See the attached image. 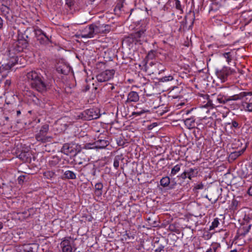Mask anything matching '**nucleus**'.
I'll list each match as a JSON object with an SVG mask.
<instances>
[{
	"label": "nucleus",
	"instance_id": "nucleus-25",
	"mask_svg": "<svg viewBox=\"0 0 252 252\" xmlns=\"http://www.w3.org/2000/svg\"><path fill=\"white\" fill-rule=\"evenodd\" d=\"M0 11L3 15L6 18L8 17L10 11V9L8 6L2 4L0 7Z\"/></svg>",
	"mask_w": 252,
	"mask_h": 252
},
{
	"label": "nucleus",
	"instance_id": "nucleus-43",
	"mask_svg": "<svg viewBox=\"0 0 252 252\" xmlns=\"http://www.w3.org/2000/svg\"><path fill=\"white\" fill-rule=\"evenodd\" d=\"M203 188V186L202 184H198L196 186V189H202Z\"/></svg>",
	"mask_w": 252,
	"mask_h": 252
},
{
	"label": "nucleus",
	"instance_id": "nucleus-15",
	"mask_svg": "<svg viewBox=\"0 0 252 252\" xmlns=\"http://www.w3.org/2000/svg\"><path fill=\"white\" fill-rule=\"evenodd\" d=\"M61 246L63 252H72V248L70 244V241L68 239H64L62 241Z\"/></svg>",
	"mask_w": 252,
	"mask_h": 252
},
{
	"label": "nucleus",
	"instance_id": "nucleus-8",
	"mask_svg": "<svg viewBox=\"0 0 252 252\" xmlns=\"http://www.w3.org/2000/svg\"><path fill=\"white\" fill-rule=\"evenodd\" d=\"M81 118L85 120L96 119L99 117V115L94 109H87L81 113Z\"/></svg>",
	"mask_w": 252,
	"mask_h": 252
},
{
	"label": "nucleus",
	"instance_id": "nucleus-12",
	"mask_svg": "<svg viewBox=\"0 0 252 252\" xmlns=\"http://www.w3.org/2000/svg\"><path fill=\"white\" fill-rule=\"evenodd\" d=\"M160 184L163 188H168L169 189H174L177 184L175 181H170V179L168 176L162 177L160 181Z\"/></svg>",
	"mask_w": 252,
	"mask_h": 252
},
{
	"label": "nucleus",
	"instance_id": "nucleus-54",
	"mask_svg": "<svg viewBox=\"0 0 252 252\" xmlns=\"http://www.w3.org/2000/svg\"><path fill=\"white\" fill-rule=\"evenodd\" d=\"M22 154H21V155H19V157H20V158H22Z\"/></svg>",
	"mask_w": 252,
	"mask_h": 252
},
{
	"label": "nucleus",
	"instance_id": "nucleus-4",
	"mask_svg": "<svg viewBox=\"0 0 252 252\" xmlns=\"http://www.w3.org/2000/svg\"><path fill=\"white\" fill-rule=\"evenodd\" d=\"M234 72V70L230 67L224 66L221 69H216L215 73L221 82H224L227 80L228 77Z\"/></svg>",
	"mask_w": 252,
	"mask_h": 252
},
{
	"label": "nucleus",
	"instance_id": "nucleus-45",
	"mask_svg": "<svg viewBox=\"0 0 252 252\" xmlns=\"http://www.w3.org/2000/svg\"><path fill=\"white\" fill-rule=\"evenodd\" d=\"M212 250L213 252H216L217 250V247H213L212 249Z\"/></svg>",
	"mask_w": 252,
	"mask_h": 252
},
{
	"label": "nucleus",
	"instance_id": "nucleus-10",
	"mask_svg": "<svg viewBox=\"0 0 252 252\" xmlns=\"http://www.w3.org/2000/svg\"><path fill=\"white\" fill-rule=\"evenodd\" d=\"M93 24L89 26L86 27L81 31L80 35L82 38L93 37L95 35V32Z\"/></svg>",
	"mask_w": 252,
	"mask_h": 252
},
{
	"label": "nucleus",
	"instance_id": "nucleus-39",
	"mask_svg": "<svg viewBox=\"0 0 252 252\" xmlns=\"http://www.w3.org/2000/svg\"><path fill=\"white\" fill-rule=\"evenodd\" d=\"M117 144L119 146H123L124 145V142H123L122 140L121 139H117Z\"/></svg>",
	"mask_w": 252,
	"mask_h": 252
},
{
	"label": "nucleus",
	"instance_id": "nucleus-7",
	"mask_svg": "<svg viewBox=\"0 0 252 252\" xmlns=\"http://www.w3.org/2000/svg\"><path fill=\"white\" fill-rule=\"evenodd\" d=\"M145 32L146 29L145 28H142L141 30L133 33L131 35L133 41L142 44L143 42L146 41Z\"/></svg>",
	"mask_w": 252,
	"mask_h": 252
},
{
	"label": "nucleus",
	"instance_id": "nucleus-19",
	"mask_svg": "<svg viewBox=\"0 0 252 252\" xmlns=\"http://www.w3.org/2000/svg\"><path fill=\"white\" fill-rule=\"evenodd\" d=\"M85 155L83 153L79 154L78 156L76 157L75 161L79 165L85 164L87 165V160Z\"/></svg>",
	"mask_w": 252,
	"mask_h": 252
},
{
	"label": "nucleus",
	"instance_id": "nucleus-16",
	"mask_svg": "<svg viewBox=\"0 0 252 252\" xmlns=\"http://www.w3.org/2000/svg\"><path fill=\"white\" fill-rule=\"evenodd\" d=\"M252 94V93L251 92H242L238 94L230 96L228 98H227V101L240 100L248 95H251Z\"/></svg>",
	"mask_w": 252,
	"mask_h": 252
},
{
	"label": "nucleus",
	"instance_id": "nucleus-30",
	"mask_svg": "<svg viewBox=\"0 0 252 252\" xmlns=\"http://www.w3.org/2000/svg\"><path fill=\"white\" fill-rule=\"evenodd\" d=\"M173 80V77L172 75L165 76L161 77L159 79L160 82H168Z\"/></svg>",
	"mask_w": 252,
	"mask_h": 252
},
{
	"label": "nucleus",
	"instance_id": "nucleus-53",
	"mask_svg": "<svg viewBox=\"0 0 252 252\" xmlns=\"http://www.w3.org/2000/svg\"><path fill=\"white\" fill-rule=\"evenodd\" d=\"M114 89V86H112L111 87V90H113Z\"/></svg>",
	"mask_w": 252,
	"mask_h": 252
},
{
	"label": "nucleus",
	"instance_id": "nucleus-34",
	"mask_svg": "<svg viewBox=\"0 0 252 252\" xmlns=\"http://www.w3.org/2000/svg\"><path fill=\"white\" fill-rule=\"evenodd\" d=\"M227 125H231V128L234 127V128H238L239 127V124L238 123L235 121H232V123H227Z\"/></svg>",
	"mask_w": 252,
	"mask_h": 252
},
{
	"label": "nucleus",
	"instance_id": "nucleus-17",
	"mask_svg": "<svg viewBox=\"0 0 252 252\" xmlns=\"http://www.w3.org/2000/svg\"><path fill=\"white\" fill-rule=\"evenodd\" d=\"M139 99V96L138 93L134 91L129 92L127 95L126 100L127 102H137Z\"/></svg>",
	"mask_w": 252,
	"mask_h": 252
},
{
	"label": "nucleus",
	"instance_id": "nucleus-1",
	"mask_svg": "<svg viewBox=\"0 0 252 252\" xmlns=\"http://www.w3.org/2000/svg\"><path fill=\"white\" fill-rule=\"evenodd\" d=\"M44 76L42 75L39 70L31 71L27 74V77L31 81V87L39 92H44L49 89L51 86L52 77L45 71Z\"/></svg>",
	"mask_w": 252,
	"mask_h": 252
},
{
	"label": "nucleus",
	"instance_id": "nucleus-23",
	"mask_svg": "<svg viewBox=\"0 0 252 252\" xmlns=\"http://www.w3.org/2000/svg\"><path fill=\"white\" fill-rule=\"evenodd\" d=\"M188 178L189 180H191L193 178L197 176L198 172L197 171V169L195 168H189L188 170H186Z\"/></svg>",
	"mask_w": 252,
	"mask_h": 252
},
{
	"label": "nucleus",
	"instance_id": "nucleus-26",
	"mask_svg": "<svg viewBox=\"0 0 252 252\" xmlns=\"http://www.w3.org/2000/svg\"><path fill=\"white\" fill-rule=\"evenodd\" d=\"M69 69L68 67L65 65L59 66L57 68V70L58 72L61 73L63 74H66L68 71Z\"/></svg>",
	"mask_w": 252,
	"mask_h": 252
},
{
	"label": "nucleus",
	"instance_id": "nucleus-44",
	"mask_svg": "<svg viewBox=\"0 0 252 252\" xmlns=\"http://www.w3.org/2000/svg\"><path fill=\"white\" fill-rule=\"evenodd\" d=\"M15 58H16L17 59V62H18V60H19V58L17 56L16 57H13L11 59V61H10L9 62L10 63H12V62H14V59Z\"/></svg>",
	"mask_w": 252,
	"mask_h": 252
},
{
	"label": "nucleus",
	"instance_id": "nucleus-40",
	"mask_svg": "<svg viewBox=\"0 0 252 252\" xmlns=\"http://www.w3.org/2000/svg\"><path fill=\"white\" fill-rule=\"evenodd\" d=\"M164 248V247L163 246H160L156 250H155V252H160L161 251L163 250Z\"/></svg>",
	"mask_w": 252,
	"mask_h": 252
},
{
	"label": "nucleus",
	"instance_id": "nucleus-28",
	"mask_svg": "<svg viewBox=\"0 0 252 252\" xmlns=\"http://www.w3.org/2000/svg\"><path fill=\"white\" fill-rule=\"evenodd\" d=\"M182 164H178L175 165L171 169L170 175L174 176L179 172L181 169Z\"/></svg>",
	"mask_w": 252,
	"mask_h": 252
},
{
	"label": "nucleus",
	"instance_id": "nucleus-29",
	"mask_svg": "<svg viewBox=\"0 0 252 252\" xmlns=\"http://www.w3.org/2000/svg\"><path fill=\"white\" fill-rule=\"evenodd\" d=\"M44 176L47 179H52L55 176V173L52 171H47L43 173Z\"/></svg>",
	"mask_w": 252,
	"mask_h": 252
},
{
	"label": "nucleus",
	"instance_id": "nucleus-48",
	"mask_svg": "<svg viewBox=\"0 0 252 252\" xmlns=\"http://www.w3.org/2000/svg\"><path fill=\"white\" fill-rule=\"evenodd\" d=\"M18 180H19V183H20V182L21 180H22V177L21 176H20L19 178H18Z\"/></svg>",
	"mask_w": 252,
	"mask_h": 252
},
{
	"label": "nucleus",
	"instance_id": "nucleus-9",
	"mask_svg": "<svg viewBox=\"0 0 252 252\" xmlns=\"http://www.w3.org/2000/svg\"><path fill=\"white\" fill-rule=\"evenodd\" d=\"M93 27L94 28L95 35L98 33H107L111 30V27L109 25L99 23L93 24Z\"/></svg>",
	"mask_w": 252,
	"mask_h": 252
},
{
	"label": "nucleus",
	"instance_id": "nucleus-3",
	"mask_svg": "<svg viewBox=\"0 0 252 252\" xmlns=\"http://www.w3.org/2000/svg\"><path fill=\"white\" fill-rule=\"evenodd\" d=\"M48 131L49 125L47 124L43 125L41 127L39 131L35 135L36 140L42 143L50 141V139L51 138V137L47 135Z\"/></svg>",
	"mask_w": 252,
	"mask_h": 252
},
{
	"label": "nucleus",
	"instance_id": "nucleus-5",
	"mask_svg": "<svg viewBox=\"0 0 252 252\" xmlns=\"http://www.w3.org/2000/svg\"><path fill=\"white\" fill-rule=\"evenodd\" d=\"M34 32L35 37L41 44L46 45L51 42L50 36L40 29L36 28L34 29Z\"/></svg>",
	"mask_w": 252,
	"mask_h": 252
},
{
	"label": "nucleus",
	"instance_id": "nucleus-55",
	"mask_svg": "<svg viewBox=\"0 0 252 252\" xmlns=\"http://www.w3.org/2000/svg\"><path fill=\"white\" fill-rule=\"evenodd\" d=\"M193 24V21L192 22L191 25H192Z\"/></svg>",
	"mask_w": 252,
	"mask_h": 252
},
{
	"label": "nucleus",
	"instance_id": "nucleus-20",
	"mask_svg": "<svg viewBox=\"0 0 252 252\" xmlns=\"http://www.w3.org/2000/svg\"><path fill=\"white\" fill-rule=\"evenodd\" d=\"M184 123L189 129H191L195 127V119L193 118L186 119L184 121Z\"/></svg>",
	"mask_w": 252,
	"mask_h": 252
},
{
	"label": "nucleus",
	"instance_id": "nucleus-21",
	"mask_svg": "<svg viewBox=\"0 0 252 252\" xmlns=\"http://www.w3.org/2000/svg\"><path fill=\"white\" fill-rule=\"evenodd\" d=\"M14 59V62H12V63L8 62L7 63L2 64V66L0 68V70L1 71H2L3 70H10L12 66H13L14 65H15L16 63H17V59L15 58Z\"/></svg>",
	"mask_w": 252,
	"mask_h": 252
},
{
	"label": "nucleus",
	"instance_id": "nucleus-56",
	"mask_svg": "<svg viewBox=\"0 0 252 252\" xmlns=\"http://www.w3.org/2000/svg\"><path fill=\"white\" fill-rule=\"evenodd\" d=\"M251 166L252 167V162H251Z\"/></svg>",
	"mask_w": 252,
	"mask_h": 252
},
{
	"label": "nucleus",
	"instance_id": "nucleus-47",
	"mask_svg": "<svg viewBox=\"0 0 252 252\" xmlns=\"http://www.w3.org/2000/svg\"><path fill=\"white\" fill-rule=\"evenodd\" d=\"M206 252H213L212 250V248L208 249Z\"/></svg>",
	"mask_w": 252,
	"mask_h": 252
},
{
	"label": "nucleus",
	"instance_id": "nucleus-24",
	"mask_svg": "<svg viewBox=\"0 0 252 252\" xmlns=\"http://www.w3.org/2000/svg\"><path fill=\"white\" fill-rule=\"evenodd\" d=\"M64 178L67 179L74 180L76 178V174L70 170H66L64 172Z\"/></svg>",
	"mask_w": 252,
	"mask_h": 252
},
{
	"label": "nucleus",
	"instance_id": "nucleus-32",
	"mask_svg": "<svg viewBox=\"0 0 252 252\" xmlns=\"http://www.w3.org/2000/svg\"><path fill=\"white\" fill-rule=\"evenodd\" d=\"M121 159L120 156H116L114 160L113 166L116 169H117L119 166V161Z\"/></svg>",
	"mask_w": 252,
	"mask_h": 252
},
{
	"label": "nucleus",
	"instance_id": "nucleus-51",
	"mask_svg": "<svg viewBox=\"0 0 252 252\" xmlns=\"http://www.w3.org/2000/svg\"><path fill=\"white\" fill-rule=\"evenodd\" d=\"M230 252H237L236 249H234V250L230 251Z\"/></svg>",
	"mask_w": 252,
	"mask_h": 252
},
{
	"label": "nucleus",
	"instance_id": "nucleus-33",
	"mask_svg": "<svg viewBox=\"0 0 252 252\" xmlns=\"http://www.w3.org/2000/svg\"><path fill=\"white\" fill-rule=\"evenodd\" d=\"M244 151H245V149H242L241 151L235 152L233 153V154H232V155H233L235 158H237V157H239L240 155H241L244 153Z\"/></svg>",
	"mask_w": 252,
	"mask_h": 252
},
{
	"label": "nucleus",
	"instance_id": "nucleus-27",
	"mask_svg": "<svg viewBox=\"0 0 252 252\" xmlns=\"http://www.w3.org/2000/svg\"><path fill=\"white\" fill-rule=\"evenodd\" d=\"M242 105L245 111L252 112V102L248 103L246 101H243Z\"/></svg>",
	"mask_w": 252,
	"mask_h": 252
},
{
	"label": "nucleus",
	"instance_id": "nucleus-50",
	"mask_svg": "<svg viewBox=\"0 0 252 252\" xmlns=\"http://www.w3.org/2000/svg\"><path fill=\"white\" fill-rule=\"evenodd\" d=\"M24 44H25V46H26L27 44V41H26V39H25V40H24Z\"/></svg>",
	"mask_w": 252,
	"mask_h": 252
},
{
	"label": "nucleus",
	"instance_id": "nucleus-41",
	"mask_svg": "<svg viewBox=\"0 0 252 252\" xmlns=\"http://www.w3.org/2000/svg\"><path fill=\"white\" fill-rule=\"evenodd\" d=\"M248 193L249 195L252 196V186L249 188Z\"/></svg>",
	"mask_w": 252,
	"mask_h": 252
},
{
	"label": "nucleus",
	"instance_id": "nucleus-42",
	"mask_svg": "<svg viewBox=\"0 0 252 252\" xmlns=\"http://www.w3.org/2000/svg\"><path fill=\"white\" fill-rule=\"evenodd\" d=\"M3 26V20L0 17V29H2Z\"/></svg>",
	"mask_w": 252,
	"mask_h": 252
},
{
	"label": "nucleus",
	"instance_id": "nucleus-36",
	"mask_svg": "<svg viewBox=\"0 0 252 252\" xmlns=\"http://www.w3.org/2000/svg\"><path fill=\"white\" fill-rule=\"evenodd\" d=\"M65 4L70 7L74 4V0H65Z\"/></svg>",
	"mask_w": 252,
	"mask_h": 252
},
{
	"label": "nucleus",
	"instance_id": "nucleus-22",
	"mask_svg": "<svg viewBox=\"0 0 252 252\" xmlns=\"http://www.w3.org/2000/svg\"><path fill=\"white\" fill-rule=\"evenodd\" d=\"M222 56L225 59L228 64H230L234 56V52L231 51L228 52H225L222 54Z\"/></svg>",
	"mask_w": 252,
	"mask_h": 252
},
{
	"label": "nucleus",
	"instance_id": "nucleus-18",
	"mask_svg": "<svg viewBox=\"0 0 252 252\" xmlns=\"http://www.w3.org/2000/svg\"><path fill=\"white\" fill-rule=\"evenodd\" d=\"M103 185L102 183H97L94 185V193L97 197H100L102 194Z\"/></svg>",
	"mask_w": 252,
	"mask_h": 252
},
{
	"label": "nucleus",
	"instance_id": "nucleus-14",
	"mask_svg": "<svg viewBox=\"0 0 252 252\" xmlns=\"http://www.w3.org/2000/svg\"><path fill=\"white\" fill-rule=\"evenodd\" d=\"M109 144V142L105 139H98L94 143V146L93 147H89V145L86 146L88 149H105Z\"/></svg>",
	"mask_w": 252,
	"mask_h": 252
},
{
	"label": "nucleus",
	"instance_id": "nucleus-11",
	"mask_svg": "<svg viewBox=\"0 0 252 252\" xmlns=\"http://www.w3.org/2000/svg\"><path fill=\"white\" fill-rule=\"evenodd\" d=\"M76 146L73 144H64L62 148V152L66 155H75L77 153Z\"/></svg>",
	"mask_w": 252,
	"mask_h": 252
},
{
	"label": "nucleus",
	"instance_id": "nucleus-13",
	"mask_svg": "<svg viewBox=\"0 0 252 252\" xmlns=\"http://www.w3.org/2000/svg\"><path fill=\"white\" fill-rule=\"evenodd\" d=\"M38 245L36 244H25L19 247L20 252H36Z\"/></svg>",
	"mask_w": 252,
	"mask_h": 252
},
{
	"label": "nucleus",
	"instance_id": "nucleus-49",
	"mask_svg": "<svg viewBox=\"0 0 252 252\" xmlns=\"http://www.w3.org/2000/svg\"><path fill=\"white\" fill-rule=\"evenodd\" d=\"M3 227V225L1 222H0V230H1Z\"/></svg>",
	"mask_w": 252,
	"mask_h": 252
},
{
	"label": "nucleus",
	"instance_id": "nucleus-38",
	"mask_svg": "<svg viewBox=\"0 0 252 252\" xmlns=\"http://www.w3.org/2000/svg\"><path fill=\"white\" fill-rule=\"evenodd\" d=\"M175 4L176 7L178 9H180L181 8L180 1L179 0H175Z\"/></svg>",
	"mask_w": 252,
	"mask_h": 252
},
{
	"label": "nucleus",
	"instance_id": "nucleus-2",
	"mask_svg": "<svg viewBox=\"0 0 252 252\" xmlns=\"http://www.w3.org/2000/svg\"><path fill=\"white\" fill-rule=\"evenodd\" d=\"M227 101V99H226L221 94H213L212 99H209L208 102L204 105L200 107L201 108L206 109V113H208L209 110V108H213L214 107L219 106L220 104H224Z\"/></svg>",
	"mask_w": 252,
	"mask_h": 252
},
{
	"label": "nucleus",
	"instance_id": "nucleus-6",
	"mask_svg": "<svg viewBox=\"0 0 252 252\" xmlns=\"http://www.w3.org/2000/svg\"><path fill=\"white\" fill-rule=\"evenodd\" d=\"M115 72L114 69L106 70L98 74L96 78L99 82L108 81L113 78Z\"/></svg>",
	"mask_w": 252,
	"mask_h": 252
},
{
	"label": "nucleus",
	"instance_id": "nucleus-46",
	"mask_svg": "<svg viewBox=\"0 0 252 252\" xmlns=\"http://www.w3.org/2000/svg\"><path fill=\"white\" fill-rule=\"evenodd\" d=\"M16 114H17V116H19L21 114V111H20V110H17Z\"/></svg>",
	"mask_w": 252,
	"mask_h": 252
},
{
	"label": "nucleus",
	"instance_id": "nucleus-35",
	"mask_svg": "<svg viewBox=\"0 0 252 252\" xmlns=\"http://www.w3.org/2000/svg\"><path fill=\"white\" fill-rule=\"evenodd\" d=\"M145 112V111L144 110H140V111H138L133 112L132 114L133 116H138L141 115L142 114H144Z\"/></svg>",
	"mask_w": 252,
	"mask_h": 252
},
{
	"label": "nucleus",
	"instance_id": "nucleus-37",
	"mask_svg": "<svg viewBox=\"0 0 252 252\" xmlns=\"http://www.w3.org/2000/svg\"><path fill=\"white\" fill-rule=\"evenodd\" d=\"M180 177L182 179L185 180L188 178V175L186 170H185L181 175Z\"/></svg>",
	"mask_w": 252,
	"mask_h": 252
},
{
	"label": "nucleus",
	"instance_id": "nucleus-31",
	"mask_svg": "<svg viewBox=\"0 0 252 252\" xmlns=\"http://www.w3.org/2000/svg\"><path fill=\"white\" fill-rule=\"evenodd\" d=\"M220 222L218 218H216L213 221L212 223V225L210 227V229L212 230L216 227H217L219 224Z\"/></svg>",
	"mask_w": 252,
	"mask_h": 252
},
{
	"label": "nucleus",
	"instance_id": "nucleus-52",
	"mask_svg": "<svg viewBox=\"0 0 252 252\" xmlns=\"http://www.w3.org/2000/svg\"><path fill=\"white\" fill-rule=\"evenodd\" d=\"M6 84H10V81H9L8 80H7L6 81Z\"/></svg>",
	"mask_w": 252,
	"mask_h": 252
}]
</instances>
